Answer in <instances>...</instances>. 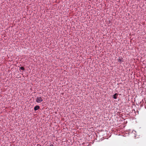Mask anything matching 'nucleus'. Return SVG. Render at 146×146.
I'll use <instances>...</instances> for the list:
<instances>
[{"label": "nucleus", "mask_w": 146, "mask_h": 146, "mask_svg": "<svg viewBox=\"0 0 146 146\" xmlns=\"http://www.w3.org/2000/svg\"><path fill=\"white\" fill-rule=\"evenodd\" d=\"M43 100L42 98L41 97H37L36 98V101L37 103H40Z\"/></svg>", "instance_id": "nucleus-1"}, {"label": "nucleus", "mask_w": 146, "mask_h": 146, "mask_svg": "<svg viewBox=\"0 0 146 146\" xmlns=\"http://www.w3.org/2000/svg\"><path fill=\"white\" fill-rule=\"evenodd\" d=\"M118 95V94L117 93H115L114 95H113V98L115 99L117 98V96Z\"/></svg>", "instance_id": "nucleus-2"}, {"label": "nucleus", "mask_w": 146, "mask_h": 146, "mask_svg": "<svg viewBox=\"0 0 146 146\" xmlns=\"http://www.w3.org/2000/svg\"><path fill=\"white\" fill-rule=\"evenodd\" d=\"M40 108V107L38 106H36L34 108V110L35 111H36Z\"/></svg>", "instance_id": "nucleus-3"}, {"label": "nucleus", "mask_w": 146, "mask_h": 146, "mask_svg": "<svg viewBox=\"0 0 146 146\" xmlns=\"http://www.w3.org/2000/svg\"><path fill=\"white\" fill-rule=\"evenodd\" d=\"M20 69L22 70H25V69L23 67H21L20 68Z\"/></svg>", "instance_id": "nucleus-4"}, {"label": "nucleus", "mask_w": 146, "mask_h": 146, "mask_svg": "<svg viewBox=\"0 0 146 146\" xmlns=\"http://www.w3.org/2000/svg\"><path fill=\"white\" fill-rule=\"evenodd\" d=\"M119 62H121L122 61V59L121 58H119L117 60Z\"/></svg>", "instance_id": "nucleus-5"}, {"label": "nucleus", "mask_w": 146, "mask_h": 146, "mask_svg": "<svg viewBox=\"0 0 146 146\" xmlns=\"http://www.w3.org/2000/svg\"><path fill=\"white\" fill-rule=\"evenodd\" d=\"M136 133V131H132V133H134L135 135V133Z\"/></svg>", "instance_id": "nucleus-6"}, {"label": "nucleus", "mask_w": 146, "mask_h": 146, "mask_svg": "<svg viewBox=\"0 0 146 146\" xmlns=\"http://www.w3.org/2000/svg\"><path fill=\"white\" fill-rule=\"evenodd\" d=\"M144 102V101H143V100H142V101L140 102V104H141V105H142V103H143V102Z\"/></svg>", "instance_id": "nucleus-7"}]
</instances>
